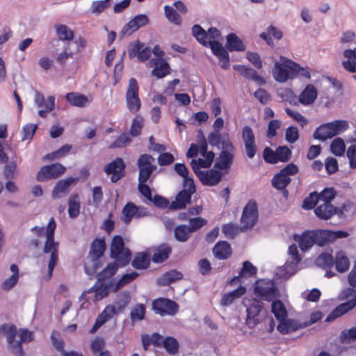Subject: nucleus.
<instances>
[{
  "label": "nucleus",
  "mask_w": 356,
  "mask_h": 356,
  "mask_svg": "<svg viewBox=\"0 0 356 356\" xmlns=\"http://www.w3.org/2000/svg\"><path fill=\"white\" fill-rule=\"evenodd\" d=\"M286 282L275 277L268 278V304L270 312L277 322L289 316L285 304L287 297L284 294Z\"/></svg>",
  "instance_id": "f257e3e1"
},
{
  "label": "nucleus",
  "mask_w": 356,
  "mask_h": 356,
  "mask_svg": "<svg viewBox=\"0 0 356 356\" xmlns=\"http://www.w3.org/2000/svg\"><path fill=\"white\" fill-rule=\"evenodd\" d=\"M147 215L148 211L146 208L128 202L122 210V220L124 223L129 224L134 218H140Z\"/></svg>",
  "instance_id": "412c9836"
},
{
  "label": "nucleus",
  "mask_w": 356,
  "mask_h": 356,
  "mask_svg": "<svg viewBox=\"0 0 356 356\" xmlns=\"http://www.w3.org/2000/svg\"><path fill=\"white\" fill-rule=\"evenodd\" d=\"M284 33L277 26L270 24L268 25V47L274 49L275 44L274 40L278 42L283 38Z\"/></svg>",
  "instance_id": "603ef678"
},
{
  "label": "nucleus",
  "mask_w": 356,
  "mask_h": 356,
  "mask_svg": "<svg viewBox=\"0 0 356 356\" xmlns=\"http://www.w3.org/2000/svg\"><path fill=\"white\" fill-rule=\"evenodd\" d=\"M125 99L127 107L131 113H136L140 110L141 102L139 97V87L135 78L129 80Z\"/></svg>",
  "instance_id": "6e6552de"
},
{
  "label": "nucleus",
  "mask_w": 356,
  "mask_h": 356,
  "mask_svg": "<svg viewBox=\"0 0 356 356\" xmlns=\"http://www.w3.org/2000/svg\"><path fill=\"white\" fill-rule=\"evenodd\" d=\"M55 31L58 39L61 41H72L74 39V31L65 24H57Z\"/></svg>",
  "instance_id": "de8ad7c7"
},
{
  "label": "nucleus",
  "mask_w": 356,
  "mask_h": 356,
  "mask_svg": "<svg viewBox=\"0 0 356 356\" xmlns=\"http://www.w3.org/2000/svg\"><path fill=\"white\" fill-rule=\"evenodd\" d=\"M34 103L38 108H40L38 111V115L42 118H46L47 113L52 111L55 108V97L49 96L45 99L43 94L35 90Z\"/></svg>",
  "instance_id": "f3484780"
},
{
  "label": "nucleus",
  "mask_w": 356,
  "mask_h": 356,
  "mask_svg": "<svg viewBox=\"0 0 356 356\" xmlns=\"http://www.w3.org/2000/svg\"><path fill=\"white\" fill-rule=\"evenodd\" d=\"M234 156V147L229 138V134H227L226 138L224 136L222 141V151L216 160L215 168L222 170L229 168L233 163Z\"/></svg>",
  "instance_id": "423d86ee"
},
{
  "label": "nucleus",
  "mask_w": 356,
  "mask_h": 356,
  "mask_svg": "<svg viewBox=\"0 0 356 356\" xmlns=\"http://www.w3.org/2000/svg\"><path fill=\"white\" fill-rule=\"evenodd\" d=\"M233 69L237 71L244 78L252 80L257 83L259 85L265 83L264 79L259 76L257 72L252 68L248 67L244 65H234Z\"/></svg>",
  "instance_id": "2f4dec72"
},
{
  "label": "nucleus",
  "mask_w": 356,
  "mask_h": 356,
  "mask_svg": "<svg viewBox=\"0 0 356 356\" xmlns=\"http://www.w3.org/2000/svg\"><path fill=\"white\" fill-rule=\"evenodd\" d=\"M356 306V288H353V297L336 306L325 317V323H330L345 315Z\"/></svg>",
  "instance_id": "9d476101"
},
{
  "label": "nucleus",
  "mask_w": 356,
  "mask_h": 356,
  "mask_svg": "<svg viewBox=\"0 0 356 356\" xmlns=\"http://www.w3.org/2000/svg\"><path fill=\"white\" fill-rule=\"evenodd\" d=\"M181 273L175 270H170L162 275L157 280V283L160 286H166L171 284L172 282L181 279Z\"/></svg>",
  "instance_id": "49530a36"
},
{
  "label": "nucleus",
  "mask_w": 356,
  "mask_h": 356,
  "mask_svg": "<svg viewBox=\"0 0 356 356\" xmlns=\"http://www.w3.org/2000/svg\"><path fill=\"white\" fill-rule=\"evenodd\" d=\"M192 194L186 189L182 190L177 195L176 199L170 205L171 209H180L185 208L190 203Z\"/></svg>",
  "instance_id": "58836bf2"
},
{
  "label": "nucleus",
  "mask_w": 356,
  "mask_h": 356,
  "mask_svg": "<svg viewBox=\"0 0 356 356\" xmlns=\"http://www.w3.org/2000/svg\"><path fill=\"white\" fill-rule=\"evenodd\" d=\"M192 32L197 40L206 47H210L213 44H220L218 40L221 38L220 31L214 27L209 28L207 31L204 30L200 25H194Z\"/></svg>",
  "instance_id": "39448f33"
},
{
  "label": "nucleus",
  "mask_w": 356,
  "mask_h": 356,
  "mask_svg": "<svg viewBox=\"0 0 356 356\" xmlns=\"http://www.w3.org/2000/svg\"><path fill=\"white\" fill-rule=\"evenodd\" d=\"M65 168L60 163H54L43 166L37 174L39 181L56 179L65 172Z\"/></svg>",
  "instance_id": "a211bd4d"
},
{
  "label": "nucleus",
  "mask_w": 356,
  "mask_h": 356,
  "mask_svg": "<svg viewBox=\"0 0 356 356\" xmlns=\"http://www.w3.org/2000/svg\"><path fill=\"white\" fill-rule=\"evenodd\" d=\"M118 266H120L119 264H117L116 263L108 264L101 273H98L97 281L107 283L106 280L113 277L117 272Z\"/></svg>",
  "instance_id": "3c124183"
},
{
  "label": "nucleus",
  "mask_w": 356,
  "mask_h": 356,
  "mask_svg": "<svg viewBox=\"0 0 356 356\" xmlns=\"http://www.w3.org/2000/svg\"><path fill=\"white\" fill-rule=\"evenodd\" d=\"M113 280L109 281L108 283H103L97 281V282L90 289L83 292L80 299L83 300L87 294L92 293H94L93 300L95 302L99 301L108 296L109 289L113 291Z\"/></svg>",
  "instance_id": "2eb2a0df"
},
{
  "label": "nucleus",
  "mask_w": 356,
  "mask_h": 356,
  "mask_svg": "<svg viewBox=\"0 0 356 356\" xmlns=\"http://www.w3.org/2000/svg\"><path fill=\"white\" fill-rule=\"evenodd\" d=\"M292 148L287 145H278L275 149L268 147V164L287 163L292 157Z\"/></svg>",
  "instance_id": "ddd939ff"
},
{
  "label": "nucleus",
  "mask_w": 356,
  "mask_h": 356,
  "mask_svg": "<svg viewBox=\"0 0 356 356\" xmlns=\"http://www.w3.org/2000/svg\"><path fill=\"white\" fill-rule=\"evenodd\" d=\"M65 98L72 106L76 107H84L90 102L88 97L78 92H69Z\"/></svg>",
  "instance_id": "79ce46f5"
},
{
  "label": "nucleus",
  "mask_w": 356,
  "mask_h": 356,
  "mask_svg": "<svg viewBox=\"0 0 356 356\" xmlns=\"http://www.w3.org/2000/svg\"><path fill=\"white\" fill-rule=\"evenodd\" d=\"M326 124L330 128L332 138L343 134L349 128V123L346 120H334L326 122Z\"/></svg>",
  "instance_id": "ea45409f"
},
{
  "label": "nucleus",
  "mask_w": 356,
  "mask_h": 356,
  "mask_svg": "<svg viewBox=\"0 0 356 356\" xmlns=\"http://www.w3.org/2000/svg\"><path fill=\"white\" fill-rule=\"evenodd\" d=\"M293 239L298 244V248L303 252H307L315 245L312 229H305L301 234L294 233Z\"/></svg>",
  "instance_id": "6ab92c4d"
},
{
  "label": "nucleus",
  "mask_w": 356,
  "mask_h": 356,
  "mask_svg": "<svg viewBox=\"0 0 356 356\" xmlns=\"http://www.w3.org/2000/svg\"><path fill=\"white\" fill-rule=\"evenodd\" d=\"M330 150L334 156H343L346 152V145L343 140L340 137L334 138L330 143Z\"/></svg>",
  "instance_id": "09e8293b"
},
{
  "label": "nucleus",
  "mask_w": 356,
  "mask_h": 356,
  "mask_svg": "<svg viewBox=\"0 0 356 356\" xmlns=\"http://www.w3.org/2000/svg\"><path fill=\"white\" fill-rule=\"evenodd\" d=\"M125 164L121 158H117L104 168V171L107 175H112L111 181L117 182L124 175Z\"/></svg>",
  "instance_id": "5701e85b"
},
{
  "label": "nucleus",
  "mask_w": 356,
  "mask_h": 356,
  "mask_svg": "<svg viewBox=\"0 0 356 356\" xmlns=\"http://www.w3.org/2000/svg\"><path fill=\"white\" fill-rule=\"evenodd\" d=\"M200 181L205 186H215L222 179V173L214 169L202 170L195 174Z\"/></svg>",
  "instance_id": "b1692460"
},
{
  "label": "nucleus",
  "mask_w": 356,
  "mask_h": 356,
  "mask_svg": "<svg viewBox=\"0 0 356 356\" xmlns=\"http://www.w3.org/2000/svg\"><path fill=\"white\" fill-rule=\"evenodd\" d=\"M110 6L111 2H108L107 0L94 1L90 6L91 13L98 16L109 8Z\"/></svg>",
  "instance_id": "0e129e2a"
},
{
  "label": "nucleus",
  "mask_w": 356,
  "mask_h": 356,
  "mask_svg": "<svg viewBox=\"0 0 356 356\" xmlns=\"http://www.w3.org/2000/svg\"><path fill=\"white\" fill-rule=\"evenodd\" d=\"M154 159L149 154H142L138 160V167L139 168L138 179L143 182H147L149 179L153 171L156 169V165L153 164Z\"/></svg>",
  "instance_id": "4468645a"
},
{
  "label": "nucleus",
  "mask_w": 356,
  "mask_h": 356,
  "mask_svg": "<svg viewBox=\"0 0 356 356\" xmlns=\"http://www.w3.org/2000/svg\"><path fill=\"white\" fill-rule=\"evenodd\" d=\"M245 287L240 286L234 291L224 294L221 299L220 303L222 306H229L234 302L235 299L239 298L241 296L245 294Z\"/></svg>",
  "instance_id": "37998d69"
},
{
  "label": "nucleus",
  "mask_w": 356,
  "mask_h": 356,
  "mask_svg": "<svg viewBox=\"0 0 356 356\" xmlns=\"http://www.w3.org/2000/svg\"><path fill=\"white\" fill-rule=\"evenodd\" d=\"M314 264L316 266L326 269L334 266V258L332 257V250L331 248L323 250L321 254L315 259Z\"/></svg>",
  "instance_id": "473e14b6"
},
{
  "label": "nucleus",
  "mask_w": 356,
  "mask_h": 356,
  "mask_svg": "<svg viewBox=\"0 0 356 356\" xmlns=\"http://www.w3.org/2000/svg\"><path fill=\"white\" fill-rule=\"evenodd\" d=\"M138 276V273L131 272L123 275L118 281H113V291H116L126 284L134 280Z\"/></svg>",
  "instance_id": "bf43d9fd"
},
{
  "label": "nucleus",
  "mask_w": 356,
  "mask_h": 356,
  "mask_svg": "<svg viewBox=\"0 0 356 356\" xmlns=\"http://www.w3.org/2000/svg\"><path fill=\"white\" fill-rule=\"evenodd\" d=\"M56 227L55 220L51 218L46 227V241L44 246V253H51L48 264V279H49L58 259V244L54 241V232Z\"/></svg>",
  "instance_id": "7ed1b4c3"
},
{
  "label": "nucleus",
  "mask_w": 356,
  "mask_h": 356,
  "mask_svg": "<svg viewBox=\"0 0 356 356\" xmlns=\"http://www.w3.org/2000/svg\"><path fill=\"white\" fill-rule=\"evenodd\" d=\"M281 62L276 61L272 69L274 79L281 83L293 80V60L280 56Z\"/></svg>",
  "instance_id": "20e7f679"
},
{
  "label": "nucleus",
  "mask_w": 356,
  "mask_h": 356,
  "mask_svg": "<svg viewBox=\"0 0 356 356\" xmlns=\"http://www.w3.org/2000/svg\"><path fill=\"white\" fill-rule=\"evenodd\" d=\"M242 138L248 157L252 159L257 152V145L254 133L250 127L245 126L243 127L242 130Z\"/></svg>",
  "instance_id": "4be33fe9"
},
{
  "label": "nucleus",
  "mask_w": 356,
  "mask_h": 356,
  "mask_svg": "<svg viewBox=\"0 0 356 356\" xmlns=\"http://www.w3.org/2000/svg\"><path fill=\"white\" fill-rule=\"evenodd\" d=\"M314 235L315 245L323 248L326 245L332 244L330 229H312Z\"/></svg>",
  "instance_id": "c9c22d12"
},
{
  "label": "nucleus",
  "mask_w": 356,
  "mask_h": 356,
  "mask_svg": "<svg viewBox=\"0 0 356 356\" xmlns=\"http://www.w3.org/2000/svg\"><path fill=\"white\" fill-rule=\"evenodd\" d=\"M287 252L291 259H286L283 265L277 266L273 276L284 281L289 280L298 273L302 259V254L299 252L295 243L289 245Z\"/></svg>",
  "instance_id": "f03ea898"
},
{
  "label": "nucleus",
  "mask_w": 356,
  "mask_h": 356,
  "mask_svg": "<svg viewBox=\"0 0 356 356\" xmlns=\"http://www.w3.org/2000/svg\"><path fill=\"white\" fill-rule=\"evenodd\" d=\"M278 95L283 100L287 101L291 105H298L297 96L293 90L291 88H286L278 91Z\"/></svg>",
  "instance_id": "774afa93"
},
{
  "label": "nucleus",
  "mask_w": 356,
  "mask_h": 356,
  "mask_svg": "<svg viewBox=\"0 0 356 356\" xmlns=\"http://www.w3.org/2000/svg\"><path fill=\"white\" fill-rule=\"evenodd\" d=\"M291 179L290 177L284 176L280 171L277 172L271 179V184L275 189L284 188L290 184Z\"/></svg>",
  "instance_id": "4d7b16f0"
},
{
  "label": "nucleus",
  "mask_w": 356,
  "mask_h": 356,
  "mask_svg": "<svg viewBox=\"0 0 356 356\" xmlns=\"http://www.w3.org/2000/svg\"><path fill=\"white\" fill-rule=\"evenodd\" d=\"M149 264V257L145 252L138 253L132 261V266L137 269L147 268Z\"/></svg>",
  "instance_id": "052dcab7"
},
{
  "label": "nucleus",
  "mask_w": 356,
  "mask_h": 356,
  "mask_svg": "<svg viewBox=\"0 0 356 356\" xmlns=\"http://www.w3.org/2000/svg\"><path fill=\"white\" fill-rule=\"evenodd\" d=\"M334 204H321L314 210L315 216L321 220H327L334 216Z\"/></svg>",
  "instance_id": "4c0bfd02"
},
{
  "label": "nucleus",
  "mask_w": 356,
  "mask_h": 356,
  "mask_svg": "<svg viewBox=\"0 0 356 356\" xmlns=\"http://www.w3.org/2000/svg\"><path fill=\"white\" fill-rule=\"evenodd\" d=\"M317 97L318 92L315 86L312 83H308L300 93L298 97V103L307 106L312 104L317 99Z\"/></svg>",
  "instance_id": "bb28decb"
},
{
  "label": "nucleus",
  "mask_w": 356,
  "mask_h": 356,
  "mask_svg": "<svg viewBox=\"0 0 356 356\" xmlns=\"http://www.w3.org/2000/svg\"><path fill=\"white\" fill-rule=\"evenodd\" d=\"M334 265L335 270L339 273H343L348 270L350 262L345 251L342 250L337 251L334 259Z\"/></svg>",
  "instance_id": "72a5a7b5"
},
{
  "label": "nucleus",
  "mask_w": 356,
  "mask_h": 356,
  "mask_svg": "<svg viewBox=\"0 0 356 356\" xmlns=\"http://www.w3.org/2000/svg\"><path fill=\"white\" fill-rule=\"evenodd\" d=\"M152 307L154 311L161 316H173L179 309L178 305L175 302L167 298H159L154 300Z\"/></svg>",
  "instance_id": "dca6fc26"
},
{
  "label": "nucleus",
  "mask_w": 356,
  "mask_h": 356,
  "mask_svg": "<svg viewBox=\"0 0 356 356\" xmlns=\"http://www.w3.org/2000/svg\"><path fill=\"white\" fill-rule=\"evenodd\" d=\"M105 251V242L103 239H96L91 245L90 257L92 260V267L87 263L85 265V272L88 275H92L97 270L98 259L101 257Z\"/></svg>",
  "instance_id": "1a4fd4ad"
},
{
  "label": "nucleus",
  "mask_w": 356,
  "mask_h": 356,
  "mask_svg": "<svg viewBox=\"0 0 356 356\" xmlns=\"http://www.w3.org/2000/svg\"><path fill=\"white\" fill-rule=\"evenodd\" d=\"M111 256L120 266L127 265L131 260V252L124 248V243L120 236L113 237L111 245Z\"/></svg>",
  "instance_id": "0eeeda50"
},
{
  "label": "nucleus",
  "mask_w": 356,
  "mask_h": 356,
  "mask_svg": "<svg viewBox=\"0 0 356 356\" xmlns=\"http://www.w3.org/2000/svg\"><path fill=\"white\" fill-rule=\"evenodd\" d=\"M166 352L170 355H175L179 349L178 341L172 337H167L164 338L162 346Z\"/></svg>",
  "instance_id": "680f3d73"
},
{
  "label": "nucleus",
  "mask_w": 356,
  "mask_h": 356,
  "mask_svg": "<svg viewBox=\"0 0 356 356\" xmlns=\"http://www.w3.org/2000/svg\"><path fill=\"white\" fill-rule=\"evenodd\" d=\"M303 325V322L296 318H289L288 316L284 320L277 322L276 328L280 334L286 335L305 328Z\"/></svg>",
  "instance_id": "aec40b11"
},
{
  "label": "nucleus",
  "mask_w": 356,
  "mask_h": 356,
  "mask_svg": "<svg viewBox=\"0 0 356 356\" xmlns=\"http://www.w3.org/2000/svg\"><path fill=\"white\" fill-rule=\"evenodd\" d=\"M225 47L229 51H244L246 49L243 40L236 33H232L227 35Z\"/></svg>",
  "instance_id": "e433bc0d"
},
{
  "label": "nucleus",
  "mask_w": 356,
  "mask_h": 356,
  "mask_svg": "<svg viewBox=\"0 0 356 356\" xmlns=\"http://www.w3.org/2000/svg\"><path fill=\"white\" fill-rule=\"evenodd\" d=\"M170 252V247L167 244H162L154 250L152 261L157 264L162 263L168 257Z\"/></svg>",
  "instance_id": "a18cd8bd"
},
{
  "label": "nucleus",
  "mask_w": 356,
  "mask_h": 356,
  "mask_svg": "<svg viewBox=\"0 0 356 356\" xmlns=\"http://www.w3.org/2000/svg\"><path fill=\"white\" fill-rule=\"evenodd\" d=\"M163 9L165 16L170 22L177 26L181 25L182 22L181 17L173 7L166 5Z\"/></svg>",
  "instance_id": "13d9d810"
},
{
  "label": "nucleus",
  "mask_w": 356,
  "mask_h": 356,
  "mask_svg": "<svg viewBox=\"0 0 356 356\" xmlns=\"http://www.w3.org/2000/svg\"><path fill=\"white\" fill-rule=\"evenodd\" d=\"M312 138L321 143H325L327 140L332 138L330 128L326 122L321 124L315 129L312 134Z\"/></svg>",
  "instance_id": "a19ab883"
},
{
  "label": "nucleus",
  "mask_w": 356,
  "mask_h": 356,
  "mask_svg": "<svg viewBox=\"0 0 356 356\" xmlns=\"http://www.w3.org/2000/svg\"><path fill=\"white\" fill-rule=\"evenodd\" d=\"M318 202V192L313 191L303 199L301 208L305 211L314 210Z\"/></svg>",
  "instance_id": "8fccbe9b"
},
{
  "label": "nucleus",
  "mask_w": 356,
  "mask_h": 356,
  "mask_svg": "<svg viewBox=\"0 0 356 356\" xmlns=\"http://www.w3.org/2000/svg\"><path fill=\"white\" fill-rule=\"evenodd\" d=\"M115 313L116 309L115 306L108 305L106 307L104 311L97 316L95 325L90 330V333L95 334L100 327L110 320Z\"/></svg>",
  "instance_id": "c756f323"
},
{
  "label": "nucleus",
  "mask_w": 356,
  "mask_h": 356,
  "mask_svg": "<svg viewBox=\"0 0 356 356\" xmlns=\"http://www.w3.org/2000/svg\"><path fill=\"white\" fill-rule=\"evenodd\" d=\"M298 77H304L311 79L312 75L308 66H302L299 63L293 60V80Z\"/></svg>",
  "instance_id": "864d4df0"
},
{
  "label": "nucleus",
  "mask_w": 356,
  "mask_h": 356,
  "mask_svg": "<svg viewBox=\"0 0 356 356\" xmlns=\"http://www.w3.org/2000/svg\"><path fill=\"white\" fill-rule=\"evenodd\" d=\"M149 66L154 67L152 74L158 79H162L170 74V66L163 58H152L149 62Z\"/></svg>",
  "instance_id": "a878e982"
},
{
  "label": "nucleus",
  "mask_w": 356,
  "mask_h": 356,
  "mask_svg": "<svg viewBox=\"0 0 356 356\" xmlns=\"http://www.w3.org/2000/svg\"><path fill=\"white\" fill-rule=\"evenodd\" d=\"M321 291L318 288H313L311 290H305L301 293V297L308 302H317L321 296Z\"/></svg>",
  "instance_id": "338daca9"
},
{
  "label": "nucleus",
  "mask_w": 356,
  "mask_h": 356,
  "mask_svg": "<svg viewBox=\"0 0 356 356\" xmlns=\"http://www.w3.org/2000/svg\"><path fill=\"white\" fill-rule=\"evenodd\" d=\"M13 275L6 278L1 284V289L4 291L12 289L17 284L19 280V268L16 264H12L10 267Z\"/></svg>",
  "instance_id": "c03bdc74"
},
{
  "label": "nucleus",
  "mask_w": 356,
  "mask_h": 356,
  "mask_svg": "<svg viewBox=\"0 0 356 356\" xmlns=\"http://www.w3.org/2000/svg\"><path fill=\"white\" fill-rule=\"evenodd\" d=\"M78 180V178L68 177L58 181L52 191V197L54 198H60L63 197L69 192L70 187L72 184H75Z\"/></svg>",
  "instance_id": "cd10ccee"
},
{
  "label": "nucleus",
  "mask_w": 356,
  "mask_h": 356,
  "mask_svg": "<svg viewBox=\"0 0 356 356\" xmlns=\"http://www.w3.org/2000/svg\"><path fill=\"white\" fill-rule=\"evenodd\" d=\"M174 232L175 238L180 242L186 241L192 233L188 226L185 225L177 226Z\"/></svg>",
  "instance_id": "69168bd1"
},
{
  "label": "nucleus",
  "mask_w": 356,
  "mask_h": 356,
  "mask_svg": "<svg viewBox=\"0 0 356 356\" xmlns=\"http://www.w3.org/2000/svg\"><path fill=\"white\" fill-rule=\"evenodd\" d=\"M211 51L218 58L220 67L224 70H228L230 67L229 56L222 44H213Z\"/></svg>",
  "instance_id": "7c9ffc66"
},
{
  "label": "nucleus",
  "mask_w": 356,
  "mask_h": 356,
  "mask_svg": "<svg viewBox=\"0 0 356 356\" xmlns=\"http://www.w3.org/2000/svg\"><path fill=\"white\" fill-rule=\"evenodd\" d=\"M337 195V191L334 187H325L318 193V200L323 202V204H332Z\"/></svg>",
  "instance_id": "5fc2aeb1"
},
{
  "label": "nucleus",
  "mask_w": 356,
  "mask_h": 356,
  "mask_svg": "<svg viewBox=\"0 0 356 356\" xmlns=\"http://www.w3.org/2000/svg\"><path fill=\"white\" fill-rule=\"evenodd\" d=\"M213 253L218 259L224 260L228 259L232 255V249L228 242L221 241L214 245Z\"/></svg>",
  "instance_id": "f704fd0d"
},
{
  "label": "nucleus",
  "mask_w": 356,
  "mask_h": 356,
  "mask_svg": "<svg viewBox=\"0 0 356 356\" xmlns=\"http://www.w3.org/2000/svg\"><path fill=\"white\" fill-rule=\"evenodd\" d=\"M254 295L261 300H267V281L266 280H259L255 282Z\"/></svg>",
  "instance_id": "e2e57ef3"
},
{
  "label": "nucleus",
  "mask_w": 356,
  "mask_h": 356,
  "mask_svg": "<svg viewBox=\"0 0 356 356\" xmlns=\"http://www.w3.org/2000/svg\"><path fill=\"white\" fill-rule=\"evenodd\" d=\"M80 213V201L77 194H72L68 201V213L70 218H74Z\"/></svg>",
  "instance_id": "6e6d98bb"
},
{
  "label": "nucleus",
  "mask_w": 356,
  "mask_h": 356,
  "mask_svg": "<svg viewBox=\"0 0 356 356\" xmlns=\"http://www.w3.org/2000/svg\"><path fill=\"white\" fill-rule=\"evenodd\" d=\"M215 154L213 151H210L207 154L200 155L197 159H193L191 165L195 174L202 171L201 168H209L213 163Z\"/></svg>",
  "instance_id": "c85d7f7f"
},
{
  "label": "nucleus",
  "mask_w": 356,
  "mask_h": 356,
  "mask_svg": "<svg viewBox=\"0 0 356 356\" xmlns=\"http://www.w3.org/2000/svg\"><path fill=\"white\" fill-rule=\"evenodd\" d=\"M149 23V18L145 14H140L131 19L122 29V35H130L142 26Z\"/></svg>",
  "instance_id": "393cba45"
},
{
  "label": "nucleus",
  "mask_w": 356,
  "mask_h": 356,
  "mask_svg": "<svg viewBox=\"0 0 356 356\" xmlns=\"http://www.w3.org/2000/svg\"><path fill=\"white\" fill-rule=\"evenodd\" d=\"M5 335L6 337L8 347L11 352L17 356H23L24 351L20 343L15 341L17 335L16 327L14 325H3L0 327V337Z\"/></svg>",
  "instance_id": "f8f14e48"
},
{
  "label": "nucleus",
  "mask_w": 356,
  "mask_h": 356,
  "mask_svg": "<svg viewBox=\"0 0 356 356\" xmlns=\"http://www.w3.org/2000/svg\"><path fill=\"white\" fill-rule=\"evenodd\" d=\"M258 218L257 205L254 200L248 201L243 210L241 230L244 231L254 225Z\"/></svg>",
  "instance_id": "9b49d317"
}]
</instances>
